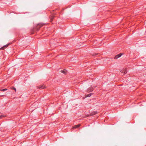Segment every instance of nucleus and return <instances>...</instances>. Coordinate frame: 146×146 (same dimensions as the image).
Returning a JSON list of instances; mask_svg holds the SVG:
<instances>
[{
    "instance_id": "9d476101",
    "label": "nucleus",
    "mask_w": 146,
    "mask_h": 146,
    "mask_svg": "<svg viewBox=\"0 0 146 146\" xmlns=\"http://www.w3.org/2000/svg\"><path fill=\"white\" fill-rule=\"evenodd\" d=\"M118 58H119V57L116 55L114 57V58L115 59H116Z\"/></svg>"
},
{
    "instance_id": "423d86ee",
    "label": "nucleus",
    "mask_w": 146,
    "mask_h": 146,
    "mask_svg": "<svg viewBox=\"0 0 146 146\" xmlns=\"http://www.w3.org/2000/svg\"><path fill=\"white\" fill-rule=\"evenodd\" d=\"M92 93H90L89 94H88V95H87L86 96V97H90L92 95Z\"/></svg>"
},
{
    "instance_id": "39448f33",
    "label": "nucleus",
    "mask_w": 146,
    "mask_h": 146,
    "mask_svg": "<svg viewBox=\"0 0 146 146\" xmlns=\"http://www.w3.org/2000/svg\"><path fill=\"white\" fill-rule=\"evenodd\" d=\"M45 88V86H40L39 87V88L44 89V88Z\"/></svg>"
},
{
    "instance_id": "2eb2a0df",
    "label": "nucleus",
    "mask_w": 146,
    "mask_h": 146,
    "mask_svg": "<svg viewBox=\"0 0 146 146\" xmlns=\"http://www.w3.org/2000/svg\"><path fill=\"white\" fill-rule=\"evenodd\" d=\"M5 96L4 95H3L2 94H1V95H0V97L1 96Z\"/></svg>"
},
{
    "instance_id": "ddd939ff",
    "label": "nucleus",
    "mask_w": 146,
    "mask_h": 146,
    "mask_svg": "<svg viewBox=\"0 0 146 146\" xmlns=\"http://www.w3.org/2000/svg\"><path fill=\"white\" fill-rule=\"evenodd\" d=\"M124 74H126L127 73V71L126 70H125V71H124Z\"/></svg>"
},
{
    "instance_id": "6e6552de",
    "label": "nucleus",
    "mask_w": 146,
    "mask_h": 146,
    "mask_svg": "<svg viewBox=\"0 0 146 146\" xmlns=\"http://www.w3.org/2000/svg\"><path fill=\"white\" fill-rule=\"evenodd\" d=\"M7 90V89L5 88V89H1L0 90V91H1L3 92V91H5Z\"/></svg>"
},
{
    "instance_id": "20e7f679",
    "label": "nucleus",
    "mask_w": 146,
    "mask_h": 146,
    "mask_svg": "<svg viewBox=\"0 0 146 146\" xmlns=\"http://www.w3.org/2000/svg\"><path fill=\"white\" fill-rule=\"evenodd\" d=\"M80 126V124H78L77 125H75L73 126V128H76L79 127Z\"/></svg>"
},
{
    "instance_id": "f257e3e1",
    "label": "nucleus",
    "mask_w": 146,
    "mask_h": 146,
    "mask_svg": "<svg viewBox=\"0 0 146 146\" xmlns=\"http://www.w3.org/2000/svg\"><path fill=\"white\" fill-rule=\"evenodd\" d=\"M43 25H44L43 24L41 23H39V24H38L37 25V26L35 28L36 29L37 31H38L39 30L40 28V27H41Z\"/></svg>"
},
{
    "instance_id": "9b49d317",
    "label": "nucleus",
    "mask_w": 146,
    "mask_h": 146,
    "mask_svg": "<svg viewBox=\"0 0 146 146\" xmlns=\"http://www.w3.org/2000/svg\"><path fill=\"white\" fill-rule=\"evenodd\" d=\"M12 88L14 90H15V91L16 92V89L14 88V87H13L12 88Z\"/></svg>"
},
{
    "instance_id": "f03ea898",
    "label": "nucleus",
    "mask_w": 146,
    "mask_h": 146,
    "mask_svg": "<svg viewBox=\"0 0 146 146\" xmlns=\"http://www.w3.org/2000/svg\"><path fill=\"white\" fill-rule=\"evenodd\" d=\"M61 72L63 73L66 74L67 73V71L66 70H61Z\"/></svg>"
},
{
    "instance_id": "f8f14e48",
    "label": "nucleus",
    "mask_w": 146,
    "mask_h": 146,
    "mask_svg": "<svg viewBox=\"0 0 146 146\" xmlns=\"http://www.w3.org/2000/svg\"><path fill=\"white\" fill-rule=\"evenodd\" d=\"M97 113V111H94V113L93 115L96 114Z\"/></svg>"
},
{
    "instance_id": "0eeeda50",
    "label": "nucleus",
    "mask_w": 146,
    "mask_h": 146,
    "mask_svg": "<svg viewBox=\"0 0 146 146\" xmlns=\"http://www.w3.org/2000/svg\"><path fill=\"white\" fill-rule=\"evenodd\" d=\"M9 44H8L7 45H5V46H4L3 47H2L1 49L3 50L4 49V48H5V47H7L8 46V45Z\"/></svg>"
},
{
    "instance_id": "4468645a",
    "label": "nucleus",
    "mask_w": 146,
    "mask_h": 146,
    "mask_svg": "<svg viewBox=\"0 0 146 146\" xmlns=\"http://www.w3.org/2000/svg\"><path fill=\"white\" fill-rule=\"evenodd\" d=\"M4 117V116L2 115H0V118H2V117Z\"/></svg>"
},
{
    "instance_id": "7ed1b4c3",
    "label": "nucleus",
    "mask_w": 146,
    "mask_h": 146,
    "mask_svg": "<svg viewBox=\"0 0 146 146\" xmlns=\"http://www.w3.org/2000/svg\"><path fill=\"white\" fill-rule=\"evenodd\" d=\"M93 90V89L92 88H89L88 89V91L89 92H92Z\"/></svg>"
},
{
    "instance_id": "1a4fd4ad",
    "label": "nucleus",
    "mask_w": 146,
    "mask_h": 146,
    "mask_svg": "<svg viewBox=\"0 0 146 146\" xmlns=\"http://www.w3.org/2000/svg\"><path fill=\"white\" fill-rule=\"evenodd\" d=\"M117 55L119 57V58L121 56V55H122V54H119Z\"/></svg>"
}]
</instances>
